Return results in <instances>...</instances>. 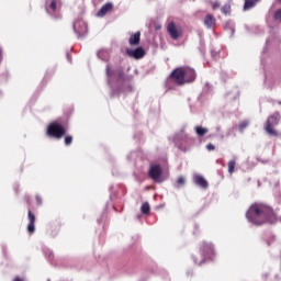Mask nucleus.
<instances>
[{
    "label": "nucleus",
    "instance_id": "f257e3e1",
    "mask_svg": "<svg viewBox=\"0 0 281 281\" xmlns=\"http://www.w3.org/2000/svg\"><path fill=\"white\" fill-rule=\"evenodd\" d=\"M246 217L249 223L252 225H265V223H276V213L273 209L267 206L265 204H252L248 212L246 213Z\"/></svg>",
    "mask_w": 281,
    "mask_h": 281
},
{
    "label": "nucleus",
    "instance_id": "f03ea898",
    "mask_svg": "<svg viewBox=\"0 0 281 281\" xmlns=\"http://www.w3.org/2000/svg\"><path fill=\"white\" fill-rule=\"evenodd\" d=\"M170 78L176 85H188L196 80V71L190 67L183 66L176 68L171 72Z\"/></svg>",
    "mask_w": 281,
    "mask_h": 281
},
{
    "label": "nucleus",
    "instance_id": "7ed1b4c3",
    "mask_svg": "<svg viewBox=\"0 0 281 281\" xmlns=\"http://www.w3.org/2000/svg\"><path fill=\"white\" fill-rule=\"evenodd\" d=\"M65 133L66 132L63 125L58 124L57 122L48 125L47 135H49V137H55V139H60L64 137Z\"/></svg>",
    "mask_w": 281,
    "mask_h": 281
},
{
    "label": "nucleus",
    "instance_id": "20e7f679",
    "mask_svg": "<svg viewBox=\"0 0 281 281\" xmlns=\"http://www.w3.org/2000/svg\"><path fill=\"white\" fill-rule=\"evenodd\" d=\"M59 10L60 0H46V12L50 14V16L58 19L60 16V14H58Z\"/></svg>",
    "mask_w": 281,
    "mask_h": 281
},
{
    "label": "nucleus",
    "instance_id": "39448f33",
    "mask_svg": "<svg viewBox=\"0 0 281 281\" xmlns=\"http://www.w3.org/2000/svg\"><path fill=\"white\" fill-rule=\"evenodd\" d=\"M280 122V113L276 112L273 115L269 116L266 123V132L269 135H278L273 126Z\"/></svg>",
    "mask_w": 281,
    "mask_h": 281
},
{
    "label": "nucleus",
    "instance_id": "423d86ee",
    "mask_svg": "<svg viewBox=\"0 0 281 281\" xmlns=\"http://www.w3.org/2000/svg\"><path fill=\"white\" fill-rule=\"evenodd\" d=\"M167 31L171 38H173V41L181 38V36L183 35V31L180 29V26H176L173 22L168 24Z\"/></svg>",
    "mask_w": 281,
    "mask_h": 281
},
{
    "label": "nucleus",
    "instance_id": "0eeeda50",
    "mask_svg": "<svg viewBox=\"0 0 281 281\" xmlns=\"http://www.w3.org/2000/svg\"><path fill=\"white\" fill-rule=\"evenodd\" d=\"M149 177L157 183H161L164 179H161V166L159 165H154L149 169Z\"/></svg>",
    "mask_w": 281,
    "mask_h": 281
},
{
    "label": "nucleus",
    "instance_id": "6e6552de",
    "mask_svg": "<svg viewBox=\"0 0 281 281\" xmlns=\"http://www.w3.org/2000/svg\"><path fill=\"white\" fill-rule=\"evenodd\" d=\"M74 30L78 36H85L88 32L87 22L82 20H78L74 23Z\"/></svg>",
    "mask_w": 281,
    "mask_h": 281
},
{
    "label": "nucleus",
    "instance_id": "1a4fd4ad",
    "mask_svg": "<svg viewBox=\"0 0 281 281\" xmlns=\"http://www.w3.org/2000/svg\"><path fill=\"white\" fill-rule=\"evenodd\" d=\"M201 254L202 258H212V256H214V246H212V244L202 243Z\"/></svg>",
    "mask_w": 281,
    "mask_h": 281
},
{
    "label": "nucleus",
    "instance_id": "9d476101",
    "mask_svg": "<svg viewBox=\"0 0 281 281\" xmlns=\"http://www.w3.org/2000/svg\"><path fill=\"white\" fill-rule=\"evenodd\" d=\"M127 55L131 56V58H135V60H139L146 56V50L142 47H137L136 49L127 50Z\"/></svg>",
    "mask_w": 281,
    "mask_h": 281
},
{
    "label": "nucleus",
    "instance_id": "9b49d317",
    "mask_svg": "<svg viewBox=\"0 0 281 281\" xmlns=\"http://www.w3.org/2000/svg\"><path fill=\"white\" fill-rule=\"evenodd\" d=\"M193 181L195 186H200V188H207V180H205V178H203V176L195 173L193 176Z\"/></svg>",
    "mask_w": 281,
    "mask_h": 281
},
{
    "label": "nucleus",
    "instance_id": "f8f14e48",
    "mask_svg": "<svg viewBox=\"0 0 281 281\" xmlns=\"http://www.w3.org/2000/svg\"><path fill=\"white\" fill-rule=\"evenodd\" d=\"M29 221L27 232L29 234H34L36 231V227L34 226V223H36V216L32 214V211H29Z\"/></svg>",
    "mask_w": 281,
    "mask_h": 281
},
{
    "label": "nucleus",
    "instance_id": "ddd939ff",
    "mask_svg": "<svg viewBox=\"0 0 281 281\" xmlns=\"http://www.w3.org/2000/svg\"><path fill=\"white\" fill-rule=\"evenodd\" d=\"M204 25L209 30H212V27H214V25H216V19H214V16L212 14H207L204 19Z\"/></svg>",
    "mask_w": 281,
    "mask_h": 281
},
{
    "label": "nucleus",
    "instance_id": "4468645a",
    "mask_svg": "<svg viewBox=\"0 0 281 281\" xmlns=\"http://www.w3.org/2000/svg\"><path fill=\"white\" fill-rule=\"evenodd\" d=\"M113 9V4L106 3L104 4L99 12L97 13V16H104L110 10Z\"/></svg>",
    "mask_w": 281,
    "mask_h": 281
},
{
    "label": "nucleus",
    "instance_id": "2eb2a0df",
    "mask_svg": "<svg viewBox=\"0 0 281 281\" xmlns=\"http://www.w3.org/2000/svg\"><path fill=\"white\" fill-rule=\"evenodd\" d=\"M142 33L136 32L135 34L131 35L130 37V45H139V38Z\"/></svg>",
    "mask_w": 281,
    "mask_h": 281
},
{
    "label": "nucleus",
    "instance_id": "dca6fc26",
    "mask_svg": "<svg viewBox=\"0 0 281 281\" xmlns=\"http://www.w3.org/2000/svg\"><path fill=\"white\" fill-rule=\"evenodd\" d=\"M98 57L101 59V60H104V63H106V60H109V50L106 49H101L98 52Z\"/></svg>",
    "mask_w": 281,
    "mask_h": 281
},
{
    "label": "nucleus",
    "instance_id": "f3484780",
    "mask_svg": "<svg viewBox=\"0 0 281 281\" xmlns=\"http://www.w3.org/2000/svg\"><path fill=\"white\" fill-rule=\"evenodd\" d=\"M195 133H196L198 137H203V135L209 133V130L203 126H195Z\"/></svg>",
    "mask_w": 281,
    "mask_h": 281
},
{
    "label": "nucleus",
    "instance_id": "a211bd4d",
    "mask_svg": "<svg viewBox=\"0 0 281 281\" xmlns=\"http://www.w3.org/2000/svg\"><path fill=\"white\" fill-rule=\"evenodd\" d=\"M258 0H245L244 10H251L256 5Z\"/></svg>",
    "mask_w": 281,
    "mask_h": 281
},
{
    "label": "nucleus",
    "instance_id": "6ab92c4d",
    "mask_svg": "<svg viewBox=\"0 0 281 281\" xmlns=\"http://www.w3.org/2000/svg\"><path fill=\"white\" fill-rule=\"evenodd\" d=\"M106 77H108V82L111 85L113 81V78H115V71L111 70L109 66H106Z\"/></svg>",
    "mask_w": 281,
    "mask_h": 281
},
{
    "label": "nucleus",
    "instance_id": "aec40b11",
    "mask_svg": "<svg viewBox=\"0 0 281 281\" xmlns=\"http://www.w3.org/2000/svg\"><path fill=\"white\" fill-rule=\"evenodd\" d=\"M142 214H149L150 213V204L148 202H145L140 206Z\"/></svg>",
    "mask_w": 281,
    "mask_h": 281
},
{
    "label": "nucleus",
    "instance_id": "412c9836",
    "mask_svg": "<svg viewBox=\"0 0 281 281\" xmlns=\"http://www.w3.org/2000/svg\"><path fill=\"white\" fill-rule=\"evenodd\" d=\"M235 168H236V161L235 160H231L228 162V172H229V175L234 173Z\"/></svg>",
    "mask_w": 281,
    "mask_h": 281
},
{
    "label": "nucleus",
    "instance_id": "4be33fe9",
    "mask_svg": "<svg viewBox=\"0 0 281 281\" xmlns=\"http://www.w3.org/2000/svg\"><path fill=\"white\" fill-rule=\"evenodd\" d=\"M274 20L279 21V23H281V9H279L274 12Z\"/></svg>",
    "mask_w": 281,
    "mask_h": 281
},
{
    "label": "nucleus",
    "instance_id": "5701e85b",
    "mask_svg": "<svg viewBox=\"0 0 281 281\" xmlns=\"http://www.w3.org/2000/svg\"><path fill=\"white\" fill-rule=\"evenodd\" d=\"M229 10H232V7L229 4H225L223 8H222V12L224 14H229Z\"/></svg>",
    "mask_w": 281,
    "mask_h": 281
},
{
    "label": "nucleus",
    "instance_id": "b1692460",
    "mask_svg": "<svg viewBox=\"0 0 281 281\" xmlns=\"http://www.w3.org/2000/svg\"><path fill=\"white\" fill-rule=\"evenodd\" d=\"M247 126H249V122L244 121L243 123L239 124V131H245V128H247Z\"/></svg>",
    "mask_w": 281,
    "mask_h": 281
},
{
    "label": "nucleus",
    "instance_id": "393cba45",
    "mask_svg": "<svg viewBox=\"0 0 281 281\" xmlns=\"http://www.w3.org/2000/svg\"><path fill=\"white\" fill-rule=\"evenodd\" d=\"M71 142H74V137H71V136H66L65 137V145L66 146H69L71 144Z\"/></svg>",
    "mask_w": 281,
    "mask_h": 281
},
{
    "label": "nucleus",
    "instance_id": "a878e982",
    "mask_svg": "<svg viewBox=\"0 0 281 281\" xmlns=\"http://www.w3.org/2000/svg\"><path fill=\"white\" fill-rule=\"evenodd\" d=\"M177 183H178V186H186V178H183V177L178 178Z\"/></svg>",
    "mask_w": 281,
    "mask_h": 281
},
{
    "label": "nucleus",
    "instance_id": "bb28decb",
    "mask_svg": "<svg viewBox=\"0 0 281 281\" xmlns=\"http://www.w3.org/2000/svg\"><path fill=\"white\" fill-rule=\"evenodd\" d=\"M212 8L213 10H216L217 8H221V4L218 2H213Z\"/></svg>",
    "mask_w": 281,
    "mask_h": 281
},
{
    "label": "nucleus",
    "instance_id": "cd10ccee",
    "mask_svg": "<svg viewBox=\"0 0 281 281\" xmlns=\"http://www.w3.org/2000/svg\"><path fill=\"white\" fill-rule=\"evenodd\" d=\"M206 148H207V150H214L215 149L214 145H212V144L206 145Z\"/></svg>",
    "mask_w": 281,
    "mask_h": 281
},
{
    "label": "nucleus",
    "instance_id": "c85d7f7f",
    "mask_svg": "<svg viewBox=\"0 0 281 281\" xmlns=\"http://www.w3.org/2000/svg\"><path fill=\"white\" fill-rule=\"evenodd\" d=\"M195 265H203L205 262V260L199 261V260H194Z\"/></svg>",
    "mask_w": 281,
    "mask_h": 281
},
{
    "label": "nucleus",
    "instance_id": "c756f323",
    "mask_svg": "<svg viewBox=\"0 0 281 281\" xmlns=\"http://www.w3.org/2000/svg\"><path fill=\"white\" fill-rule=\"evenodd\" d=\"M36 201L38 204H41L42 203L41 196H36Z\"/></svg>",
    "mask_w": 281,
    "mask_h": 281
},
{
    "label": "nucleus",
    "instance_id": "7c9ffc66",
    "mask_svg": "<svg viewBox=\"0 0 281 281\" xmlns=\"http://www.w3.org/2000/svg\"><path fill=\"white\" fill-rule=\"evenodd\" d=\"M13 281H23V279L16 277Z\"/></svg>",
    "mask_w": 281,
    "mask_h": 281
},
{
    "label": "nucleus",
    "instance_id": "2f4dec72",
    "mask_svg": "<svg viewBox=\"0 0 281 281\" xmlns=\"http://www.w3.org/2000/svg\"><path fill=\"white\" fill-rule=\"evenodd\" d=\"M123 74L122 70H119V78H122Z\"/></svg>",
    "mask_w": 281,
    "mask_h": 281
},
{
    "label": "nucleus",
    "instance_id": "473e14b6",
    "mask_svg": "<svg viewBox=\"0 0 281 281\" xmlns=\"http://www.w3.org/2000/svg\"><path fill=\"white\" fill-rule=\"evenodd\" d=\"M216 131L220 132V131H221V126H217V127H216Z\"/></svg>",
    "mask_w": 281,
    "mask_h": 281
}]
</instances>
